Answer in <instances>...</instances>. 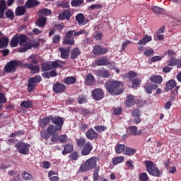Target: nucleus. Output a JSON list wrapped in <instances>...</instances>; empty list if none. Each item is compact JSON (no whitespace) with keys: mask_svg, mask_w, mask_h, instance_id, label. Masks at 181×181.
<instances>
[{"mask_svg":"<svg viewBox=\"0 0 181 181\" xmlns=\"http://www.w3.org/2000/svg\"><path fill=\"white\" fill-rule=\"evenodd\" d=\"M5 9H6V1L5 0L0 1V12H5Z\"/></svg>","mask_w":181,"mask_h":181,"instance_id":"obj_59","label":"nucleus"},{"mask_svg":"<svg viewBox=\"0 0 181 181\" xmlns=\"http://www.w3.org/2000/svg\"><path fill=\"white\" fill-rule=\"evenodd\" d=\"M19 45V35H15L11 40L10 46L11 47H18Z\"/></svg>","mask_w":181,"mask_h":181,"instance_id":"obj_35","label":"nucleus"},{"mask_svg":"<svg viewBox=\"0 0 181 181\" xmlns=\"http://www.w3.org/2000/svg\"><path fill=\"white\" fill-rule=\"evenodd\" d=\"M149 42H152V36L145 35L144 37L137 42V45H139V46H141V45L145 46V45L146 43H149Z\"/></svg>","mask_w":181,"mask_h":181,"instance_id":"obj_30","label":"nucleus"},{"mask_svg":"<svg viewBox=\"0 0 181 181\" xmlns=\"http://www.w3.org/2000/svg\"><path fill=\"white\" fill-rule=\"evenodd\" d=\"M165 54H167L168 59H172V57H176V52L173 49L168 50L165 52Z\"/></svg>","mask_w":181,"mask_h":181,"instance_id":"obj_60","label":"nucleus"},{"mask_svg":"<svg viewBox=\"0 0 181 181\" xmlns=\"http://www.w3.org/2000/svg\"><path fill=\"white\" fill-rule=\"evenodd\" d=\"M47 23V18L46 17H40L35 22L36 26L38 28H45L46 23Z\"/></svg>","mask_w":181,"mask_h":181,"instance_id":"obj_24","label":"nucleus"},{"mask_svg":"<svg viewBox=\"0 0 181 181\" xmlns=\"http://www.w3.org/2000/svg\"><path fill=\"white\" fill-rule=\"evenodd\" d=\"M97 66H114L115 62H110L107 58H100L95 62Z\"/></svg>","mask_w":181,"mask_h":181,"instance_id":"obj_18","label":"nucleus"},{"mask_svg":"<svg viewBox=\"0 0 181 181\" xmlns=\"http://www.w3.org/2000/svg\"><path fill=\"white\" fill-rule=\"evenodd\" d=\"M146 170L148 173L151 175V176H155L156 177H159L160 176V171L155 165V163L151 160H146L144 161Z\"/></svg>","mask_w":181,"mask_h":181,"instance_id":"obj_5","label":"nucleus"},{"mask_svg":"<svg viewBox=\"0 0 181 181\" xmlns=\"http://www.w3.org/2000/svg\"><path fill=\"white\" fill-rule=\"evenodd\" d=\"M26 42H28V36L26 35L21 34L18 35V43L21 47H25Z\"/></svg>","mask_w":181,"mask_h":181,"instance_id":"obj_27","label":"nucleus"},{"mask_svg":"<svg viewBox=\"0 0 181 181\" xmlns=\"http://www.w3.org/2000/svg\"><path fill=\"white\" fill-rule=\"evenodd\" d=\"M112 111L115 115H121L122 114V108L121 107H113Z\"/></svg>","mask_w":181,"mask_h":181,"instance_id":"obj_62","label":"nucleus"},{"mask_svg":"<svg viewBox=\"0 0 181 181\" xmlns=\"http://www.w3.org/2000/svg\"><path fill=\"white\" fill-rule=\"evenodd\" d=\"M95 83V78L93 74L89 73L86 75V78L85 79V84L86 86H93Z\"/></svg>","mask_w":181,"mask_h":181,"instance_id":"obj_23","label":"nucleus"},{"mask_svg":"<svg viewBox=\"0 0 181 181\" xmlns=\"http://www.w3.org/2000/svg\"><path fill=\"white\" fill-rule=\"evenodd\" d=\"M62 64H66V62H64V61H53L51 64V67H52V69H57V67L62 68V67H63V66Z\"/></svg>","mask_w":181,"mask_h":181,"instance_id":"obj_42","label":"nucleus"},{"mask_svg":"<svg viewBox=\"0 0 181 181\" xmlns=\"http://www.w3.org/2000/svg\"><path fill=\"white\" fill-rule=\"evenodd\" d=\"M9 43V38L8 37H4L0 38V49H4L6 47Z\"/></svg>","mask_w":181,"mask_h":181,"instance_id":"obj_41","label":"nucleus"},{"mask_svg":"<svg viewBox=\"0 0 181 181\" xmlns=\"http://www.w3.org/2000/svg\"><path fill=\"white\" fill-rule=\"evenodd\" d=\"M97 157H91L86 160L84 163L81 164L79 168L81 172H90L97 168Z\"/></svg>","mask_w":181,"mask_h":181,"instance_id":"obj_3","label":"nucleus"},{"mask_svg":"<svg viewBox=\"0 0 181 181\" xmlns=\"http://www.w3.org/2000/svg\"><path fill=\"white\" fill-rule=\"evenodd\" d=\"M141 84V79L139 78H136L132 81V88H136L137 87H139Z\"/></svg>","mask_w":181,"mask_h":181,"instance_id":"obj_58","label":"nucleus"},{"mask_svg":"<svg viewBox=\"0 0 181 181\" xmlns=\"http://www.w3.org/2000/svg\"><path fill=\"white\" fill-rule=\"evenodd\" d=\"M18 152L21 155H28L29 149L30 148V144H26L23 141H19L15 145Z\"/></svg>","mask_w":181,"mask_h":181,"instance_id":"obj_8","label":"nucleus"},{"mask_svg":"<svg viewBox=\"0 0 181 181\" xmlns=\"http://www.w3.org/2000/svg\"><path fill=\"white\" fill-rule=\"evenodd\" d=\"M136 153V150L130 147H126L124 149V154L130 156V155H134Z\"/></svg>","mask_w":181,"mask_h":181,"instance_id":"obj_50","label":"nucleus"},{"mask_svg":"<svg viewBox=\"0 0 181 181\" xmlns=\"http://www.w3.org/2000/svg\"><path fill=\"white\" fill-rule=\"evenodd\" d=\"M52 70V66L49 63H42L41 64V71H49Z\"/></svg>","mask_w":181,"mask_h":181,"instance_id":"obj_48","label":"nucleus"},{"mask_svg":"<svg viewBox=\"0 0 181 181\" xmlns=\"http://www.w3.org/2000/svg\"><path fill=\"white\" fill-rule=\"evenodd\" d=\"M74 30L68 31L64 39H63V45H69V46H73L74 45Z\"/></svg>","mask_w":181,"mask_h":181,"instance_id":"obj_10","label":"nucleus"},{"mask_svg":"<svg viewBox=\"0 0 181 181\" xmlns=\"http://www.w3.org/2000/svg\"><path fill=\"white\" fill-rule=\"evenodd\" d=\"M78 111H79V112L83 114V115H89V114H90V110H88L84 107H80L78 109Z\"/></svg>","mask_w":181,"mask_h":181,"instance_id":"obj_63","label":"nucleus"},{"mask_svg":"<svg viewBox=\"0 0 181 181\" xmlns=\"http://www.w3.org/2000/svg\"><path fill=\"white\" fill-rule=\"evenodd\" d=\"M38 63H39V60L33 59L31 60L30 64L23 63V67H25V69H28V70H30L31 74H37V73H40V66L39 65H35V64H37Z\"/></svg>","mask_w":181,"mask_h":181,"instance_id":"obj_6","label":"nucleus"},{"mask_svg":"<svg viewBox=\"0 0 181 181\" xmlns=\"http://www.w3.org/2000/svg\"><path fill=\"white\" fill-rule=\"evenodd\" d=\"M5 16L8 19H10L11 21H13L15 18V14L13 13V11L12 10L8 9L5 12Z\"/></svg>","mask_w":181,"mask_h":181,"instance_id":"obj_51","label":"nucleus"},{"mask_svg":"<svg viewBox=\"0 0 181 181\" xmlns=\"http://www.w3.org/2000/svg\"><path fill=\"white\" fill-rule=\"evenodd\" d=\"M59 144H66L67 142V135L62 134L58 136Z\"/></svg>","mask_w":181,"mask_h":181,"instance_id":"obj_56","label":"nucleus"},{"mask_svg":"<svg viewBox=\"0 0 181 181\" xmlns=\"http://www.w3.org/2000/svg\"><path fill=\"white\" fill-rule=\"evenodd\" d=\"M84 4V0H72L71 1V6L78 7L80 5H83Z\"/></svg>","mask_w":181,"mask_h":181,"instance_id":"obj_52","label":"nucleus"},{"mask_svg":"<svg viewBox=\"0 0 181 181\" xmlns=\"http://www.w3.org/2000/svg\"><path fill=\"white\" fill-rule=\"evenodd\" d=\"M86 137L89 141H93V139H97L98 138V133L94 131V129L90 128L86 133Z\"/></svg>","mask_w":181,"mask_h":181,"instance_id":"obj_17","label":"nucleus"},{"mask_svg":"<svg viewBox=\"0 0 181 181\" xmlns=\"http://www.w3.org/2000/svg\"><path fill=\"white\" fill-rule=\"evenodd\" d=\"M39 5H40V2L37 0H27L25 4V6L28 9H33V8L39 6Z\"/></svg>","mask_w":181,"mask_h":181,"instance_id":"obj_19","label":"nucleus"},{"mask_svg":"<svg viewBox=\"0 0 181 181\" xmlns=\"http://www.w3.org/2000/svg\"><path fill=\"white\" fill-rule=\"evenodd\" d=\"M32 47H39V43L36 41L26 42L24 47L19 48V52L20 53H25L27 50H30Z\"/></svg>","mask_w":181,"mask_h":181,"instance_id":"obj_12","label":"nucleus"},{"mask_svg":"<svg viewBox=\"0 0 181 181\" xmlns=\"http://www.w3.org/2000/svg\"><path fill=\"white\" fill-rule=\"evenodd\" d=\"M94 129H95L97 132H104L105 131H107V127L98 125L94 127Z\"/></svg>","mask_w":181,"mask_h":181,"instance_id":"obj_57","label":"nucleus"},{"mask_svg":"<svg viewBox=\"0 0 181 181\" xmlns=\"http://www.w3.org/2000/svg\"><path fill=\"white\" fill-rule=\"evenodd\" d=\"M105 87L111 95H119L124 93V83L114 79H109L105 83Z\"/></svg>","mask_w":181,"mask_h":181,"instance_id":"obj_1","label":"nucleus"},{"mask_svg":"<svg viewBox=\"0 0 181 181\" xmlns=\"http://www.w3.org/2000/svg\"><path fill=\"white\" fill-rule=\"evenodd\" d=\"M93 53L95 56H103V54L108 53V49L104 48L101 45H95L93 47Z\"/></svg>","mask_w":181,"mask_h":181,"instance_id":"obj_13","label":"nucleus"},{"mask_svg":"<svg viewBox=\"0 0 181 181\" xmlns=\"http://www.w3.org/2000/svg\"><path fill=\"white\" fill-rule=\"evenodd\" d=\"M100 167H97L93 170V181L100 180Z\"/></svg>","mask_w":181,"mask_h":181,"instance_id":"obj_49","label":"nucleus"},{"mask_svg":"<svg viewBox=\"0 0 181 181\" xmlns=\"http://www.w3.org/2000/svg\"><path fill=\"white\" fill-rule=\"evenodd\" d=\"M52 115H49L45 118L41 119L40 120V125L41 128H45V127H46V125H48V124H50V121L52 122Z\"/></svg>","mask_w":181,"mask_h":181,"instance_id":"obj_25","label":"nucleus"},{"mask_svg":"<svg viewBox=\"0 0 181 181\" xmlns=\"http://www.w3.org/2000/svg\"><path fill=\"white\" fill-rule=\"evenodd\" d=\"M71 18V11L70 10L65 9L58 16V21H70Z\"/></svg>","mask_w":181,"mask_h":181,"instance_id":"obj_16","label":"nucleus"},{"mask_svg":"<svg viewBox=\"0 0 181 181\" xmlns=\"http://www.w3.org/2000/svg\"><path fill=\"white\" fill-rule=\"evenodd\" d=\"M82 151L81 152L82 156H87L91 153L93 149V144L91 141H87L84 146L82 147Z\"/></svg>","mask_w":181,"mask_h":181,"instance_id":"obj_14","label":"nucleus"},{"mask_svg":"<svg viewBox=\"0 0 181 181\" xmlns=\"http://www.w3.org/2000/svg\"><path fill=\"white\" fill-rule=\"evenodd\" d=\"M76 21L78 22V25H87V23L89 22L88 20H86V17L82 13H80L76 16Z\"/></svg>","mask_w":181,"mask_h":181,"instance_id":"obj_20","label":"nucleus"},{"mask_svg":"<svg viewBox=\"0 0 181 181\" xmlns=\"http://www.w3.org/2000/svg\"><path fill=\"white\" fill-rule=\"evenodd\" d=\"M80 158L78 153L77 151H74L72 153L69 155V159L71 160H78Z\"/></svg>","mask_w":181,"mask_h":181,"instance_id":"obj_55","label":"nucleus"},{"mask_svg":"<svg viewBox=\"0 0 181 181\" xmlns=\"http://www.w3.org/2000/svg\"><path fill=\"white\" fill-rule=\"evenodd\" d=\"M139 179L140 181H148L149 180V177L146 173H141L139 175Z\"/></svg>","mask_w":181,"mask_h":181,"instance_id":"obj_54","label":"nucleus"},{"mask_svg":"<svg viewBox=\"0 0 181 181\" xmlns=\"http://www.w3.org/2000/svg\"><path fill=\"white\" fill-rule=\"evenodd\" d=\"M22 177L25 180H34V179H35L33 175H30L29 173H28L26 171L22 172Z\"/></svg>","mask_w":181,"mask_h":181,"instance_id":"obj_47","label":"nucleus"},{"mask_svg":"<svg viewBox=\"0 0 181 181\" xmlns=\"http://www.w3.org/2000/svg\"><path fill=\"white\" fill-rule=\"evenodd\" d=\"M86 144H87V140L84 137H80L76 139V144L78 148H83Z\"/></svg>","mask_w":181,"mask_h":181,"instance_id":"obj_36","label":"nucleus"},{"mask_svg":"<svg viewBox=\"0 0 181 181\" xmlns=\"http://www.w3.org/2000/svg\"><path fill=\"white\" fill-rule=\"evenodd\" d=\"M175 87H176V81L171 79L166 83L165 90V91H169L172 90V88H175Z\"/></svg>","mask_w":181,"mask_h":181,"instance_id":"obj_32","label":"nucleus"},{"mask_svg":"<svg viewBox=\"0 0 181 181\" xmlns=\"http://www.w3.org/2000/svg\"><path fill=\"white\" fill-rule=\"evenodd\" d=\"M87 101V98L86 96L81 95L78 98V104H84Z\"/></svg>","mask_w":181,"mask_h":181,"instance_id":"obj_64","label":"nucleus"},{"mask_svg":"<svg viewBox=\"0 0 181 181\" xmlns=\"http://www.w3.org/2000/svg\"><path fill=\"white\" fill-rule=\"evenodd\" d=\"M151 9L153 12L157 15H163V13H165V9L156 6H153Z\"/></svg>","mask_w":181,"mask_h":181,"instance_id":"obj_45","label":"nucleus"},{"mask_svg":"<svg viewBox=\"0 0 181 181\" xmlns=\"http://www.w3.org/2000/svg\"><path fill=\"white\" fill-rule=\"evenodd\" d=\"M124 104L126 107L131 108L135 104V97L132 95H127Z\"/></svg>","mask_w":181,"mask_h":181,"instance_id":"obj_22","label":"nucleus"},{"mask_svg":"<svg viewBox=\"0 0 181 181\" xmlns=\"http://www.w3.org/2000/svg\"><path fill=\"white\" fill-rule=\"evenodd\" d=\"M125 145L118 144L115 146V151L116 153H122L125 151Z\"/></svg>","mask_w":181,"mask_h":181,"instance_id":"obj_46","label":"nucleus"},{"mask_svg":"<svg viewBox=\"0 0 181 181\" xmlns=\"http://www.w3.org/2000/svg\"><path fill=\"white\" fill-rule=\"evenodd\" d=\"M124 160H125V157L118 156V157H116V158H113L112 159V163L115 166H117V165H118L119 163H122V162H124Z\"/></svg>","mask_w":181,"mask_h":181,"instance_id":"obj_40","label":"nucleus"},{"mask_svg":"<svg viewBox=\"0 0 181 181\" xmlns=\"http://www.w3.org/2000/svg\"><path fill=\"white\" fill-rule=\"evenodd\" d=\"M18 66L23 67V62L18 60H11L4 66L5 73H15L18 70Z\"/></svg>","mask_w":181,"mask_h":181,"instance_id":"obj_4","label":"nucleus"},{"mask_svg":"<svg viewBox=\"0 0 181 181\" xmlns=\"http://www.w3.org/2000/svg\"><path fill=\"white\" fill-rule=\"evenodd\" d=\"M150 81H152V83H156L157 84H162L163 78L160 75H155L150 78Z\"/></svg>","mask_w":181,"mask_h":181,"instance_id":"obj_34","label":"nucleus"},{"mask_svg":"<svg viewBox=\"0 0 181 181\" xmlns=\"http://www.w3.org/2000/svg\"><path fill=\"white\" fill-rule=\"evenodd\" d=\"M105 96V93L101 88H95L92 90V98L95 100V101H100Z\"/></svg>","mask_w":181,"mask_h":181,"instance_id":"obj_11","label":"nucleus"},{"mask_svg":"<svg viewBox=\"0 0 181 181\" xmlns=\"http://www.w3.org/2000/svg\"><path fill=\"white\" fill-rule=\"evenodd\" d=\"M51 135H52L51 142H57V141H59L58 132H54V133H49L47 131V128L45 132H41L40 133L41 138H42L43 139H49Z\"/></svg>","mask_w":181,"mask_h":181,"instance_id":"obj_9","label":"nucleus"},{"mask_svg":"<svg viewBox=\"0 0 181 181\" xmlns=\"http://www.w3.org/2000/svg\"><path fill=\"white\" fill-rule=\"evenodd\" d=\"M155 54V51L153 49H146L144 52V56L149 57L151 56H153Z\"/></svg>","mask_w":181,"mask_h":181,"instance_id":"obj_61","label":"nucleus"},{"mask_svg":"<svg viewBox=\"0 0 181 181\" xmlns=\"http://www.w3.org/2000/svg\"><path fill=\"white\" fill-rule=\"evenodd\" d=\"M57 6H59L64 9L66 8H70V1H67L66 0L59 1L57 3Z\"/></svg>","mask_w":181,"mask_h":181,"instance_id":"obj_43","label":"nucleus"},{"mask_svg":"<svg viewBox=\"0 0 181 181\" xmlns=\"http://www.w3.org/2000/svg\"><path fill=\"white\" fill-rule=\"evenodd\" d=\"M73 144H68L64 146V150L62 151V155H68V153H71L73 152Z\"/></svg>","mask_w":181,"mask_h":181,"instance_id":"obj_31","label":"nucleus"},{"mask_svg":"<svg viewBox=\"0 0 181 181\" xmlns=\"http://www.w3.org/2000/svg\"><path fill=\"white\" fill-rule=\"evenodd\" d=\"M59 52H61L62 59H69V53L70 50L66 49L63 47L59 48Z\"/></svg>","mask_w":181,"mask_h":181,"instance_id":"obj_44","label":"nucleus"},{"mask_svg":"<svg viewBox=\"0 0 181 181\" xmlns=\"http://www.w3.org/2000/svg\"><path fill=\"white\" fill-rule=\"evenodd\" d=\"M40 81H42V76H40V75L30 78L27 85L28 92L32 93V91H34L35 88H36V86H37V83H40Z\"/></svg>","mask_w":181,"mask_h":181,"instance_id":"obj_7","label":"nucleus"},{"mask_svg":"<svg viewBox=\"0 0 181 181\" xmlns=\"http://www.w3.org/2000/svg\"><path fill=\"white\" fill-rule=\"evenodd\" d=\"M176 57L168 58V60L167 61V65L171 67L176 66Z\"/></svg>","mask_w":181,"mask_h":181,"instance_id":"obj_53","label":"nucleus"},{"mask_svg":"<svg viewBox=\"0 0 181 181\" xmlns=\"http://www.w3.org/2000/svg\"><path fill=\"white\" fill-rule=\"evenodd\" d=\"M80 54H81V51H80V49L75 47L71 51V59L74 60L75 59H77Z\"/></svg>","mask_w":181,"mask_h":181,"instance_id":"obj_33","label":"nucleus"},{"mask_svg":"<svg viewBox=\"0 0 181 181\" xmlns=\"http://www.w3.org/2000/svg\"><path fill=\"white\" fill-rule=\"evenodd\" d=\"M26 13V6H20L16 8L15 14L16 16H22Z\"/></svg>","mask_w":181,"mask_h":181,"instance_id":"obj_28","label":"nucleus"},{"mask_svg":"<svg viewBox=\"0 0 181 181\" xmlns=\"http://www.w3.org/2000/svg\"><path fill=\"white\" fill-rule=\"evenodd\" d=\"M77 81V79L74 76H68L64 78V84H66V86H70L71 84H75V83Z\"/></svg>","mask_w":181,"mask_h":181,"instance_id":"obj_37","label":"nucleus"},{"mask_svg":"<svg viewBox=\"0 0 181 181\" xmlns=\"http://www.w3.org/2000/svg\"><path fill=\"white\" fill-rule=\"evenodd\" d=\"M95 75L97 77H103V78H108L110 77V71L107 69H99L96 71Z\"/></svg>","mask_w":181,"mask_h":181,"instance_id":"obj_21","label":"nucleus"},{"mask_svg":"<svg viewBox=\"0 0 181 181\" xmlns=\"http://www.w3.org/2000/svg\"><path fill=\"white\" fill-rule=\"evenodd\" d=\"M20 105L21 108H33V103L30 100H23Z\"/></svg>","mask_w":181,"mask_h":181,"instance_id":"obj_38","label":"nucleus"},{"mask_svg":"<svg viewBox=\"0 0 181 181\" xmlns=\"http://www.w3.org/2000/svg\"><path fill=\"white\" fill-rule=\"evenodd\" d=\"M37 15L39 16H49L50 15H52V10L49 9V8H42L39 10Z\"/></svg>","mask_w":181,"mask_h":181,"instance_id":"obj_39","label":"nucleus"},{"mask_svg":"<svg viewBox=\"0 0 181 181\" xmlns=\"http://www.w3.org/2000/svg\"><path fill=\"white\" fill-rule=\"evenodd\" d=\"M52 123L54 124H49L47 127V132L49 134H53L54 132H59L63 129V126L64 125V119L59 116L53 117Z\"/></svg>","mask_w":181,"mask_h":181,"instance_id":"obj_2","label":"nucleus"},{"mask_svg":"<svg viewBox=\"0 0 181 181\" xmlns=\"http://www.w3.org/2000/svg\"><path fill=\"white\" fill-rule=\"evenodd\" d=\"M128 131H129V135H132V136L141 135V134H142V131L137 132L138 127H136V126L129 127Z\"/></svg>","mask_w":181,"mask_h":181,"instance_id":"obj_26","label":"nucleus"},{"mask_svg":"<svg viewBox=\"0 0 181 181\" xmlns=\"http://www.w3.org/2000/svg\"><path fill=\"white\" fill-rule=\"evenodd\" d=\"M66 88H67V86L60 82H57L53 86V91L55 94L64 93V91H66Z\"/></svg>","mask_w":181,"mask_h":181,"instance_id":"obj_15","label":"nucleus"},{"mask_svg":"<svg viewBox=\"0 0 181 181\" xmlns=\"http://www.w3.org/2000/svg\"><path fill=\"white\" fill-rule=\"evenodd\" d=\"M158 87L159 86H158V84H148L144 86V89L147 94H152V91H153V90H156Z\"/></svg>","mask_w":181,"mask_h":181,"instance_id":"obj_29","label":"nucleus"}]
</instances>
